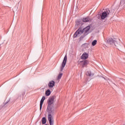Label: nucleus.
<instances>
[{
    "instance_id": "f257e3e1",
    "label": "nucleus",
    "mask_w": 125,
    "mask_h": 125,
    "mask_svg": "<svg viewBox=\"0 0 125 125\" xmlns=\"http://www.w3.org/2000/svg\"><path fill=\"white\" fill-rule=\"evenodd\" d=\"M89 30H90V25H88L83 30L82 28L80 27L74 33L73 37L77 38V37H80L82 34H83L80 38V40H83L86 36L89 34Z\"/></svg>"
},
{
    "instance_id": "f03ea898",
    "label": "nucleus",
    "mask_w": 125,
    "mask_h": 125,
    "mask_svg": "<svg viewBox=\"0 0 125 125\" xmlns=\"http://www.w3.org/2000/svg\"><path fill=\"white\" fill-rule=\"evenodd\" d=\"M56 97L55 96H52L49 97L47 100V110L48 113H55V109L54 106L52 105L54 103V100H55Z\"/></svg>"
},
{
    "instance_id": "7ed1b4c3",
    "label": "nucleus",
    "mask_w": 125,
    "mask_h": 125,
    "mask_svg": "<svg viewBox=\"0 0 125 125\" xmlns=\"http://www.w3.org/2000/svg\"><path fill=\"white\" fill-rule=\"evenodd\" d=\"M55 114V112H48V120L50 125H54V120L53 119V115Z\"/></svg>"
},
{
    "instance_id": "20e7f679",
    "label": "nucleus",
    "mask_w": 125,
    "mask_h": 125,
    "mask_svg": "<svg viewBox=\"0 0 125 125\" xmlns=\"http://www.w3.org/2000/svg\"><path fill=\"white\" fill-rule=\"evenodd\" d=\"M111 13V12L110 11V10L109 9H106L105 11L104 12H103L100 15L101 19L103 20H104L105 18H108L109 16V14Z\"/></svg>"
},
{
    "instance_id": "39448f33",
    "label": "nucleus",
    "mask_w": 125,
    "mask_h": 125,
    "mask_svg": "<svg viewBox=\"0 0 125 125\" xmlns=\"http://www.w3.org/2000/svg\"><path fill=\"white\" fill-rule=\"evenodd\" d=\"M66 63H67V55H65L64 57L63 62H62V67H61V69H60L61 72H62L64 68H65V66H66Z\"/></svg>"
},
{
    "instance_id": "423d86ee",
    "label": "nucleus",
    "mask_w": 125,
    "mask_h": 125,
    "mask_svg": "<svg viewBox=\"0 0 125 125\" xmlns=\"http://www.w3.org/2000/svg\"><path fill=\"white\" fill-rule=\"evenodd\" d=\"M44 100H45V97L43 96L40 101V111H42V104H43V102H44Z\"/></svg>"
},
{
    "instance_id": "0eeeda50",
    "label": "nucleus",
    "mask_w": 125,
    "mask_h": 125,
    "mask_svg": "<svg viewBox=\"0 0 125 125\" xmlns=\"http://www.w3.org/2000/svg\"><path fill=\"white\" fill-rule=\"evenodd\" d=\"M107 42L108 44H114L115 43V40L112 38H109L107 40Z\"/></svg>"
},
{
    "instance_id": "6e6552de",
    "label": "nucleus",
    "mask_w": 125,
    "mask_h": 125,
    "mask_svg": "<svg viewBox=\"0 0 125 125\" xmlns=\"http://www.w3.org/2000/svg\"><path fill=\"white\" fill-rule=\"evenodd\" d=\"M88 58V54L86 53H84L81 56V59L83 60H85V59H87Z\"/></svg>"
},
{
    "instance_id": "1a4fd4ad",
    "label": "nucleus",
    "mask_w": 125,
    "mask_h": 125,
    "mask_svg": "<svg viewBox=\"0 0 125 125\" xmlns=\"http://www.w3.org/2000/svg\"><path fill=\"white\" fill-rule=\"evenodd\" d=\"M54 85H55V82L54 81H50L48 83V86L50 88L53 87Z\"/></svg>"
},
{
    "instance_id": "9d476101",
    "label": "nucleus",
    "mask_w": 125,
    "mask_h": 125,
    "mask_svg": "<svg viewBox=\"0 0 125 125\" xmlns=\"http://www.w3.org/2000/svg\"><path fill=\"white\" fill-rule=\"evenodd\" d=\"M92 21V19L89 18V17H87L86 18H84L83 20V22H89Z\"/></svg>"
},
{
    "instance_id": "9b49d317",
    "label": "nucleus",
    "mask_w": 125,
    "mask_h": 125,
    "mask_svg": "<svg viewBox=\"0 0 125 125\" xmlns=\"http://www.w3.org/2000/svg\"><path fill=\"white\" fill-rule=\"evenodd\" d=\"M81 63L82 64L83 67H84V66L87 65L88 62L86 60H83L81 61Z\"/></svg>"
},
{
    "instance_id": "f8f14e48",
    "label": "nucleus",
    "mask_w": 125,
    "mask_h": 125,
    "mask_svg": "<svg viewBox=\"0 0 125 125\" xmlns=\"http://www.w3.org/2000/svg\"><path fill=\"white\" fill-rule=\"evenodd\" d=\"M45 94L46 96H49V95L51 94V91H50V90L48 89L45 91Z\"/></svg>"
},
{
    "instance_id": "ddd939ff",
    "label": "nucleus",
    "mask_w": 125,
    "mask_h": 125,
    "mask_svg": "<svg viewBox=\"0 0 125 125\" xmlns=\"http://www.w3.org/2000/svg\"><path fill=\"white\" fill-rule=\"evenodd\" d=\"M86 75L89 77H92L94 76V74L91 73V71H87L86 73Z\"/></svg>"
},
{
    "instance_id": "4468645a",
    "label": "nucleus",
    "mask_w": 125,
    "mask_h": 125,
    "mask_svg": "<svg viewBox=\"0 0 125 125\" xmlns=\"http://www.w3.org/2000/svg\"><path fill=\"white\" fill-rule=\"evenodd\" d=\"M42 125L46 124V119L45 118V117H43L42 118Z\"/></svg>"
},
{
    "instance_id": "2eb2a0df",
    "label": "nucleus",
    "mask_w": 125,
    "mask_h": 125,
    "mask_svg": "<svg viewBox=\"0 0 125 125\" xmlns=\"http://www.w3.org/2000/svg\"><path fill=\"white\" fill-rule=\"evenodd\" d=\"M96 43H97V40H94L92 42V45L93 46H94L95 45H96Z\"/></svg>"
},
{
    "instance_id": "dca6fc26",
    "label": "nucleus",
    "mask_w": 125,
    "mask_h": 125,
    "mask_svg": "<svg viewBox=\"0 0 125 125\" xmlns=\"http://www.w3.org/2000/svg\"><path fill=\"white\" fill-rule=\"evenodd\" d=\"M114 44L115 45V46H116V47H119V46H120V44H119V43H118V42H117L116 41H115Z\"/></svg>"
},
{
    "instance_id": "f3484780",
    "label": "nucleus",
    "mask_w": 125,
    "mask_h": 125,
    "mask_svg": "<svg viewBox=\"0 0 125 125\" xmlns=\"http://www.w3.org/2000/svg\"><path fill=\"white\" fill-rule=\"evenodd\" d=\"M62 76H63V74L62 73H60L59 75L58 76V78L59 80H60L61 78H62Z\"/></svg>"
},
{
    "instance_id": "a211bd4d",
    "label": "nucleus",
    "mask_w": 125,
    "mask_h": 125,
    "mask_svg": "<svg viewBox=\"0 0 125 125\" xmlns=\"http://www.w3.org/2000/svg\"><path fill=\"white\" fill-rule=\"evenodd\" d=\"M103 79H104V80H106L105 79V78H104V77H103Z\"/></svg>"
}]
</instances>
